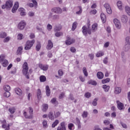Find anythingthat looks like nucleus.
<instances>
[{
	"label": "nucleus",
	"instance_id": "obj_43",
	"mask_svg": "<svg viewBox=\"0 0 130 130\" xmlns=\"http://www.w3.org/2000/svg\"><path fill=\"white\" fill-rule=\"evenodd\" d=\"M82 116L83 118H86L88 117V112L84 111L83 114H82Z\"/></svg>",
	"mask_w": 130,
	"mask_h": 130
},
{
	"label": "nucleus",
	"instance_id": "obj_62",
	"mask_svg": "<svg viewBox=\"0 0 130 130\" xmlns=\"http://www.w3.org/2000/svg\"><path fill=\"white\" fill-rule=\"evenodd\" d=\"M85 96L86 98H90L91 97V93L87 92L85 94Z\"/></svg>",
	"mask_w": 130,
	"mask_h": 130
},
{
	"label": "nucleus",
	"instance_id": "obj_40",
	"mask_svg": "<svg viewBox=\"0 0 130 130\" xmlns=\"http://www.w3.org/2000/svg\"><path fill=\"white\" fill-rule=\"evenodd\" d=\"M125 12L126 13L129 15L130 16V8L128 6H126L125 7Z\"/></svg>",
	"mask_w": 130,
	"mask_h": 130
},
{
	"label": "nucleus",
	"instance_id": "obj_49",
	"mask_svg": "<svg viewBox=\"0 0 130 130\" xmlns=\"http://www.w3.org/2000/svg\"><path fill=\"white\" fill-rule=\"evenodd\" d=\"M7 37V34L6 32H1L0 34V38H5Z\"/></svg>",
	"mask_w": 130,
	"mask_h": 130
},
{
	"label": "nucleus",
	"instance_id": "obj_5",
	"mask_svg": "<svg viewBox=\"0 0 130 130\" xmlns=\"http://www.w3.org/2000/svg\"><path fill=\"white\" fill-rule=\"evenodd\" d=\"M51 12L55 13V14H61L62 13V9L59 7H54L51 9Z\"/></svg>",
	"mask_w": 130,
	"mask_h": 130
},
{
	"label": "nucleus",
	"instance_id": "obj_6",
	"mask_svg": "<svg viewBox=\"0 0 130 130\" xmlns=\"http://www.w3.org/2000/svg\"><path fill=\"white\" fill-rule=\"evenodd\" d=\"M114 23L117 29H120V28H121L120 21H119L117 19H114Z\"/></svg>",
	"mask_w": 130,
	"mask_h": 130
},
{
	"label": "nucleus",
	"instance_id": "obj_21",
	"mask_svg": "<svg viewBox=\"0 0 130 130\" xmlns=\"http://www.w3.org/2000/svg\"><path fill=\"white\" fill-rule=\"evenodd\" d=\"M101 20H102V22L103 23H105V22L106 21V16L105 15V14H104V13L101 14Z\"/></svg>",
	"mask_w": 130,
	"mask_h": 130
},
{
	"label": "nucleus",
	"instance_id": "obj_19",
	"mask_svg": "<svg viewBox=\"0 0 130 130\" xmlns=\"http://www.w3.org/2000/svg\"><path fill=\"white\" fill-rule=\"evenodd\" d=\"M115 94H119L121 92V88L119 87H116L115 88Z\"/></svg>",
	"mask_w": 130,
	"mask_h": 130
},
{
	"label": "nucleus",
	"instance_id": "obj_52",
	"mask_svg": "<svg viewBox=\"0 0 130 130\" xmlns=\"http://www.w3.org/2000/svg\"><path fill=\"white\" fill-rule=\"evenodd\" d=\"M78 8L79 9V11L76 12L77 15H79V14H82V12L83 11L82 9V7L78 6Z\"/></svg>",
	"mask_w": 130,
	"mask_h": 130
},
{
	"label": "nucleus",
	"instance_id": "obj_17",
	"mask_svg": "<svg viewBox=\"0 0 130 130\" xmlns=\"http://www.w3.org/2000/svg\"><path fill=\"white\" fill-rule=\"evenodd\" d=\"M46 94L48 97L50 96V88H49V86L48 85L46 86Z\"/></svg>",
	"mask_w": 130,
	"mask_h": 130
},
{
	"label": "nucleus",
	"instance_id": "obj_3",
	"mask_svg": "<svg viewBox=\"0 0 130 130\" xmlns=\"http://www.w3.org/2000/svg\"><path fill=\"white\" fill-rule=\"evenodd\" d=\"M25 27H26V22L24 21H20L17 25L18 29L21 30H24V29H25Z\"/></svg>",
	"mask_w": 130,
	"mask_h": 130
},
{
	"label": "nucleus",
	"instance_id": "obj_23",
	"mask_svg": "<svg viewBox=\"0 0 130 130\" xmlns=\"http://www.w3.org/2000/svg\"><path fill=\"white\" fill-rule=\"evenodd\" d=\"M117 6L119 9H120V11H122V3H121V1H118L117 3Z\"/></svg>",
	"mask_w": 130,
	"mask_h": 130
},
{
	"label": "nucleus",
	"instance_id": "obj_7",
	"mask_svg": "<svg viewBox=\"0 0 130 130\" xmlns=\"http://www.w3.org/2000/svg\"><path fill=\"white\" fill-rule=\"evenodd\" d=\"M75 42H76V40L74 39L67 38L66 44L67 45H71V44H73V43H75Z\"/></svg>",
	"mask_w": 130,
	"mask_h": 130
},
{
	"label": "nucleus",
	"instance_id": "obj_38",
	"mask_svg": "<svg viewBox=\"0 0 130 130\" xmlns=\"http://www.w3.org/2000/svg\"><path fill=\"white\" fill-rule=\"evenodd\" d=\"M83 73L85 77H88V72H87V69H86V67L83 68Z\"/></svg>",
	"mask_w": 130,
	"mask_h": 130
},
{
	"label": "nucleus",
	"instance_id": "obj_36",
	"mask_svg": "<svg viewBox=\"0 0 130 130\" xmlns=\"http://www.w3.org/2000/svg\"><path fill=\"white\" fill-rule=\"evenodd\" d=\"M30 2H32L33 5L35 6V9H36V8H37V7L38 6V3H37V1H36V0H29Z\"/></svg>",
	"mask_w": 130,
	"mask_h": 130
},
{
	"label": "nucleus",
	"instance_id": "obj_30",
	"mask_svg": "<svg viewBox=\"0 0 130 130\" xmlns=\"http://www.w3.org/2000/svg\"><path fill=\"white\" fill-rule=\"evenodd\" d=\"M52 20L53 21H56V20H59V15L57 14H55L53 15Z\"/></svg>",
	"mask_w": 130,
	"mask_h": 130
},
{
	"label": "nucleus",
	"instance_id": "obj_59",
	"mask_svg": "<svg viewBox=\"0 0 130 130\" xmlns=\"http://www.w3.org/2000/svg\"><path fill=\"white\" fill-rule=\"evenodd\" d=\"M127 44H130V37H127L125 39Z\"/></svg>",
	"mask_w": 130,
	"mask_h": 130
},
{
	"label": "nucleus",
	"instance_id": "obj_39",
	"mask_svg": "<svg viewBox=\"0 0 130 130\" xmlns=\"http://www.w3.org/2000/svg\"><path fill=\"white\" fill-rule=\"evenodd\" d=\"M40 82H45L46 81V77L43 75H42L40 77Z\"/></svg>",
	"mask_w": 130,
	"mask_h": 130
},
{
	"label": "nucleus",
	"instance_id": "obj_48",
	"mask_svg": "<svg viewBox=\"0 0 130 130\" xmlns=\"http://www.w3.org/2000/svg\"><path fill=\"white\" fill-rule=\"evenodd\" d=\"M5 58H6V56L5 55L2 54L0 55V63L1 62H2V61H4Z\"/></svg>",
	"mask_w": 130,
	"mask_h": 130
},
{
	"label": "nucleus",
	"instance_id": "obj_51",
	"mask_svg": "<svg viewBox=\"0 0 130 130\" xmlns=\"http://www.w3.org/2000/svg\"><path fill=\"white\" fill-rule=\"evenodd\" d=\"M56 37H60V36H62V32H56L55 34Z\"/></svg>",
	"mask_w": 130,
	"mask_h": 130
},
{
	"label": "nucleus",
	"instance_id": "obj_15",
	"mask_svg": "<svg viewBox=\"0 0 130 130\" xmlns=\"http://www.w3.org/2000/svg\"><path fill=\"white\" fill-rule=\"evenodd\" d=\"M39 67L41 70H43V71H47L48 70V66L47 65L44 66L42 64H39Z\"/></svg>",
	"mask_w": 130,
	"mask_h": 130
},
{
	"label": "nucleus",
	"instance_id": "obj_56",
	"mask_svg": "<svg viewBox=\"0 0 130 130\" xmlns=\"http://www.w3.org/2000/svg\"><path fill=\"white\" fill-rule=\"evenodd\" d=\"M17 39L19 40H22V39H23V35L19 34L17 36Z\"/></svg>",
	"mask_w": 130,
	"mask_h": 130
},
{
	"label": "nucleus",
	"instance_id": "obj_41",
	"mask_svg": "<svg viewBox=\"0 0 130 130\" xmlns=\"http://www.w3.org/2000/svg\"><path fill=\"white\" fill-rule=\"evenodd\" d=\"M4 96L6 97V98H9L11 96V93H10V91H6L4 94Z\"/></svg>",
	"mask_w": 130,
	"mask_h": 130
},
{
	"label": "nucleus",
	"instance_id": "obj_32",
	"mask_svg": "<svg viewBox=\"0 0 130 130\" xmlns=\"http://www.w3.org/2000/svg\"><path fill=\"white\" fill-rule=\"evenodd\" d=\"M4 90L6 92H9L11 90V87L8 85H6L4 86Z\"/></svg>",
	"mask_w": 130,
	"mask_h": 130
},
{
	"label": "nucleus",
	"instance_id": "obj_24",
	"mask_svg": "<svg viewBox=\"0 0 130 130\" xmlns=\"http://www.w3.org/2000/svg\"><path fill=\"white\" fill-rule=\"evenodd\" d=\"M98 28V24L97 23H94L92 25V30L93 32H95Z\"/></svg>",
	"mask_w": 130,
	"mask_h": 130
},
{
	"label": "nucleus",
	"instance_id": "obj_11",
	"mask_svg": "<svg viewBox=\"0 0 130 130\" xmlns=\"http://www.w3.org/2000/svg\"><path fill=\"white\" fill-rule=\"evenodd\" d=\"M52 47H53V43H52V42H51V40H49L48 41L46 48L47 49H48V50H50V49H51Z\"/></svg>",
	"mask_w": 130,
	"mask_h": 130
},
{
	"label": "nucleus",
	"instance_id": "obj_25",
	"mask_svg": "<svg viewBox=\"0 0 130 130\" xmlns=\"http://www.w3.org/2000/svg\"><path fill=\"white\" fill-rule=\"evenodd\" d=\"M1 123H2V128H6L7 127V121L6 119L1 120Z\"/></svg>",
	"mask_w": 130,
	"mask_h": 130
},
{
	"label": "nucleus",
	"instance_id": "obj_26",
	"mask_svg": "<svg viewBox=\"0 0 130 130\" xmlns=\"http://www.w3.org/2000/svg\"><path fill=\"white\" fill-rule=\"evenodd\" d=\"M48 117L51 120H53V119H54V116L53 115V113L52 112H50L49 113Z\"/></svg>",
	"mask_w": 130,
	"mask_h": 130
},
{
	"label": "nucleus",
	"instance_id": "obj_64",
	"mask_svg": "<svg viewBox=\"0 0 130 130\" xmlns=\"http://www.w3.org/2000/svg\"><path fill=\"white\" fill-rule=\"evenodd\" d=\"M28 111L30 114H33V108L32 107H30Z\"/></svg>",
	"mask_w": 130,
	"mask_h": 130
},
{
	"label": "nucleus",
	"instance_id": "obj_42",
	"mask_svg": "<svg viewBox=\"0 0 130 130\" xmlns=\"http://www.w3.org/2000/svg\"><path fill=\"white\" fill-rule=\"evenodd\" d=\"M59 122V121H58V120H55V121L52 124V127H55L56 125H57V124H58Z\"/></svg>",
	"mask_w": 130,
	"mask_h": 130
},
{
	"label": "nucleus",
	"instance_id": "obj_20",
	"mask_svg": "<svg viewBox=\"0 0 130 130\" xmlns=\"http://www.w3.org/2000/svg\"><path fill=\"white\" fill-rule=\"evenodd\" d=\"M96 76L100 80H102V78H104V75L102 73V72H98Z\"/></svg>",
	"mask_w": 130,
	"mask_h": 130
},
{
	"label": "nucleus",
	"instance_id": "obj_35",
	"mask_svg": "<svg viewBox=\"0 0 130 130\" xmlns=\"http://www.w3.org/2000/svg\"><path fill=\"white\" fill-rule=\"evenodd\" d=\"M9 111L11 114H14L16 111V109L14 107L10 108L9 109Z\"/></svg>",
	"mask_w": 130,
	"mask_h": 130
},
{
	"label": "nucleus",
	"instance_id": "obj_44",
	"mask_svg": "<svg viewBox=\"0 0 130 130\" xmlns=\"http://www.w3.org/2000/svg\"><path fill=\"white\" fill-rule=\"evenodd\" d=\"M109 82H110V79L109 78H107L102 80V83H103V84H106V83H109Z\"/></svg>",
	"mask_w": 130,
	"mask_h": 130
},
{
	"label": "nucleus",
	"instance_id": "obj_28",
	"mask_svg": "<svg viewBox=\"0 0 130 130\" xmlns=\"http://www.w3.org/2000/svg\"><path fill=\"white\" fill-rule=\"evenodd\" d=\"M15 92L17 95H22V90H21V89L20 88H15Z\"/></svg>",
	"mask_w": 130,
	"mask_h": 130
},
{
	"label": "nucleus",
	"instance_id": "obj_45",
	"mask_svg": "<svg viewBox=\"0 0 130 130\" xmlns=\"http://www.w3.org/2000/svg\"><path fill=\"white\" fill-rule=\"evenodd\" d=\"M104 55V53L103 52H99L96 54V56L97 57H100V56H103Z\"/></svg>",
	"mask_w": 130,
	"mask_h": 130
},
{
	"label": "nucleus",
	"instance_id": "obj_12",
	"mask_svg": "<svg viewBox=\"0 0 130 130\" xmlns=\"http://www.w3.org/2000/svg\"><path fill=\"white\" fill-rule=\"evenodd\" d=\"M57 130H66V122H62L60 123V126L58 127Z\"/></svg>",
	"mask_w": 130,
	"mask_h": 130
},
{
	"label": "nucleus",
	"instance_id": "obj_16",
	"mask_svg": "<svg viewBox=\"0 0 130 130\" xmlns=\"http://www.w3.org/2000/svg\"><path fill=\"white\" fill-rule=\"evenodd\" d=\"M121 21L122 22V23H125L127 22L128 18H127V16L124 15L122 16V17L121 18Z\"/></svg>",
	"mask_w": 130,
	"mask_h": 130
},
{
	"label": "nucleus",
	"instance_id": "obj_18",
	"mask_svg": "<svg viewBox=\"0 0 130 130\" xmlns=\"http://www.w3.org/2000/svg\"><path fill=\"white\" fill-rule=\"evenodd\" d=\"M37 98L38 99V100H40V99H41V90H40V89H38L37 90Z\"/></svg>",
	"mask_w": 130,
	"mask_h": 130
},
{
	"label": "nucleus",
	"instance_id": "obj_60",
	"mask_svg": "<svg viewBox=\"0 0 130 130\" xmlns=\"http://www.w3.org/2000/svg\"><path fill=\"white\" fill-rule=\"evenodd\" d=\"M58 74L59 76L61 77V76H62L63 75V72H62V70H59L58 71Z\"/></svg>",
	"mask_w": 130,
	"mask_h": 130
},
{
	"label": "nucleus",
	"instance_id": "obj_61",
	"mask_svg": "<svg viewBox=\"0 0 130 130\" xmlns=\"http://www.w3.org/2000/svg\"><path fill=\"white\" fill-rule=\"evenodd\" d=\"M47 29L48 30V31H50V30L52 29V25H50V24H48L47 26Z\"/></svg>",
	"mask_w": 130,
	"mask_h": 130
},
{
	"label": "nucleus",
	"instance_id": "obj_10",
	"mask_svg": "<svg viewBox=\"0 0 130 130\" xmlns=\"http://www.w3.org/2000/svg\"><path fill=\"white\" fill-rule=\"evenodd\" d=\"M116 103L117 104V108L119 110H122L123 109V104L119 102V101H117Z\"/></svg>",
	"mask_w": 130,
	"mask_h": 130
},
{
	"label": "nucleus",
	"instance_id": "obj_33",
	"mask_svg": "<svg viewBox=\"0 0 130 130\" xmlns=\"http://www.w3.org/2000/svg\"><path fill=\"white\" fill-rule=\"evenodd\" d=\"M89 85H92L93 86H96L97 85V82L95 81L90 80L88 82Z\"/></svg>",
	"mask_w": 130,
	"mask_h": 130
},
{
	"label": "nucleus",
	"instance_id": "obj_29",
	"mask_svg": "<svg viewBox=\"0 0 130 130\" xmlns=\"http://www.w3.org/2000/svg\"><path fill=\"white\" fill-rule=\"evenodd\" d=\"M87 29L88 28H87V27L85 26H84L82 27V32L83 35H85V36L87 35Z\"/></svg>",
	"mask_w": 130,
	"mask_h": 130
},
{
	"label": "nucleus",
	"instance_id": "obj_46",
	"mask_svg": "<svg viewBox=\"0 0 130 130\" xmlns=\"http://www.w3.org/2000/svg\"><path fill=\"white\" fill-rule=\"evenodd\" d=\"M77 23L76 22L73 23L72 28V31H75V30H76V28H77Z\"/></svg>",
	"mask_w": 130,
	"mask_h": 130
},
{
	"label": "nucleus",
	"instance_id": "obj_14",
	"mask_svg": "<svg viewBox=\"0 0 130 130\" xmlns=\"http://www.w3.org/2000/svg\"><path fill=\"white\" fill-rule=\"evenodd\" d=\"M19 12H20V16H26V12H25V9L23 8H20L18 9Z\"/></svg>",
	"mask_w": 130,
	"mask_h": 130
},
{
	"label": "nucleus",
	"instance_id": "obj_53",
	"mask_svg": "<svg viewBox=\"0 0 130 130\" xmlns=\"http://www.w3.org/2000/svg\"><path fill=\"white\" fill-rule=\"evenodd\" d=\"M97 101H98V99H94L92 102V105L93 106H97Z\"/></svg>",
	"mask_w": 130,
	"mask_h": 130
},
{
	"label": "nucleus",
	"instance_id": "obj_37",
	"mask_svg": "<svg viewBox=\"0 0 130 130\" xmlns=\"http://www.w3.org/2000/svg\"><path fill=\"white\" fill-rule=\"evenodd\" d=\"M124 50L125 51H128L129 48H130V44H126L124 47Z\"/></svg>",
	"mask_w": 130,
	"mask_h": 130
},
{
	"label": "nucleus",
	"instance_id": "obj_31",
	"mask_svg": "<svg viewBox=\"0 0 130 130\" xmlns=\"http://www.w3.org/2000/svg\"><path fill=\"white\" fill-rule=\"evenodd\" d=\"M48 109V105L44 104L43 105V111L45 112Z\"/></svg>",
	"mask_w": 130,
	"mask_h": 130
},
{
	"label": "nucleus",
	"instance_id": "obj_1",
	"mask_svg": "<svg viewBox=\"0 0 130 130\" xmlns=\"http://www.w3.org/2000/svg\"><path fill=\"white\" fill-rule=\"evenodd\" d=\"M22 73L24 76H25L26 79H30V77L29 76L28 71L29 70V67H28V63L27 62H25L22 66Z\"/></svg>",
	"mask_w": 130,
	"mask_h": 130
},
{
	"label": "nucleus",
	"instance_id": "obj_9",
	"mask_svg": "<svg viewBox=\"0 0 130 130\" xmlns=\"http://www.w3.org/2000/svg\"><path fill=\"white\" fill-rule=\"evenodd\" d=\"M19 8V3L18 2H16L14 7H13L12 9V12L13 13H16L17 11V10H18Z\"/></svg>",
	"mask_w": 130,
	"mask_h": 130
},
{
	"label": "nucleus",
	"instance_id": "obj_8",
	"mask_svg": "<svg viewBox=\"0 0 130 130\" xmlns=\"http://www.w3.org/2000/svg\"><path fill=\"white\" fill-rule=\"evenodd\" d=\"M7 9H11L13 7V0H8L6 3Z\"/></svg>",
	"mask_w": 130,
	"mask_h": 130
},
{
	"label": "nucleus",
	"instance_id": "obj_27",
	"mask_svg": "<svg viewBox=\"0 0 130 130\" xmlns=\"http://www.w3.org/2000/svg\"><path fill=\"white\" fill-rule=\"evenodd\" d=\"M61 28H62V27L60 25H59V26L56 25V26H55V27H54L55 32H58V31H60V30H61Z\"/></svg>",
	"mask_w": 130,
	"mask_h": 130
},
{
	"label": "nucleus",
	"instance_id": "obj_57",
	"mask_svg": "<svg viewBox=\"0 0 130 130\" xmlns=\"http://www.w3.org/2000/svg\"><path fill=\"white\" fill-rule=\"evenodd\" d=\"M104 123L105 125H108L109 124H110V121L108 120H105L104 121Z\"/></svg>",
	"mask_w": 130,
	"mask_h": 130
},
{
	"label": "nucleus",
	"instance_id": "obj_13",
	"mask_svg": "<svg viewBox=\"0 0 130 130\" xmlns=\"http://www.w3.org/2000/svg\"><path fill=\"white\" fill-rule=\"evenodd\" d=\"M23 53V47L20 46L18 48V49L16 52V54L17 55H21Z\"/></svg>",
	"mask_w": 130,
	"mask_h": 130
},
{
	"label": "nucleus",
	"instance_id": "obj_54",
	"mask_svg": "<svg viewBox=\"0 0 130 130\" xmlns=\"http://www.w3.org/2000/svg\"><path fill=\"white\" fill-rule=\"evenodd\" d=\"M16 73H17V69L16 68H12V70L11 71V74L15 75Z\"/></svg>",
	"mask_w": 130,
	"mask_h": 130
},
{
	"label": "nucleus",
	"instance_id": "obj_22",
	"mask_svg": "<svg viewBox=\"0 0 130 130\" xmlns=\"http://www.w3.org/2000/svg\"><path fill=\"white\" fill-rule=\"evenodd\" d=\"M41 48V44L39 42H37V45L36 46V49L37 51H39Z\"/></svg>",
	"mask_w": 130,
	"mask_h": 130
},
{
	"label": "nucleus",
	"instance_id": "obj_34",
	"mask_svg": "<svg viewBox=\"0 0 130 130\" xmlns=\"http://www.w3.org/2000/svg\"><path fill=\"white\" fill-rule=\"evenodd\" d=\"M103 88L105 89V92H108L109 91V88L110 87L108 85H104Z\"/></svg>",
	"mask_w": 130,
	"mask_h": 130
},
{
	"label": "nucleus",
	"instance_id": "obj_2",
	"mask_svg": "<svg viewBox=\"0 0 130 130\" xmlns=\"http://www.w3.org/2000/svg\"><path fill=\"white\" fill-rule=\"evenodd\" d=\"M35 43V40L31 41H27L25 44L24 49L25 50H29L31 49V47L33 46V45Z\"/></svg>",
	"mask_w": 130,
	"mask_h": 130
},
{
	"label": "nucleus",
	"instance_id": "obj_55",
	"mask_svg": "<svg viewBox=\"0 0 130 130\" xmlns=\"http://www.w3.org/2000/svg\"><path fill=\"white\" fill-rule=\"evenodd\" d=\"M79 79L80 80L81 82H84L85 81H86V79H85V77L82 76H79Z\"/></svg>",
	"mask_w": 130,
	"mask_h": 130
},
{
	"label": "nucleus",
	"instance_id": "obj_58",
	"mask_svg": "<svg viewBox=\"0 0 130 130\" xmlns=\"http://www.w3.org/2000/svg\"><path fill=\"white\" fill-rule=\"evenodd\" d=\"M89 57H90V59L91 60H93L94 59V54L91 53L88 55Z\"/></svg>",
	"mask_w": 130,
	"mask_h": 130
},
{
	"label": "nucleus",
	"instance_id": "obj_4",
	"mask_svg": "<svg viewBox=\"0 0 130 130\" xmlns=\"http://www.w3.org/2000/svg\"><path fill=\"white\" fill-rule=\"evenodd\" d=\"M104 8L107 10V12L109 14L111 15L112 14V10H111V7H110V5L108 3H106L104 5Z\"/></svg>",
	"mask_w": 130,
	"mask_h": 130
},
{
	"label": "nucleus",
	"instance_id": "obj_47",
	"mask_svg": "<svg viewBox=\"0 0 130 130\" xmlns=\"http://www.w3.org/2000/svg\"><path fill=\"white\" fill-rule=\"evenodd\" d=\"M8 64H9V62L7 60H4L2 63L3 66L4 67H8Z\"/></svg>",
	"mask_w": 130,
	"mask_h": 130
},
{
	"label": "nucleus",
	"instance_id": "obj_63",
	"mask_svg": "<svg viewBox=\"0 0 130 130\" xmlns=\"http://www.w3.org/2000/svg\"><path fill=\"white\" fill-rule=\"evenodd\" d=\"M51 103L53 104H55V103L56 102V98H54L52 99V100H51Z\"/></svg>",
	"mask_w": 130,
	"mask_h": 130
},
{
	"label": "nucleus",
	"instance_id": "obj_50",
	"mask_svg": "<svg viewBox=\"0 0 130 130\" xmlns=\"http://www.w3.org/2000/svg\"><path fill=\"white\" fill-rule=\"evenodd\" d=\"M54 116H55V118H57V117H59V116H60V112L58 111L54 113Z\"/></svg>",
	"mask_w": 130,
	"mask_h": 130
}]
</instances>
